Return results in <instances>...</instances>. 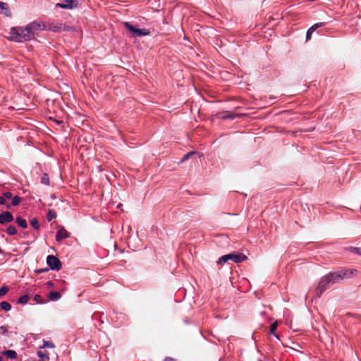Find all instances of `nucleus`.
<instances>
[{
  "label": "nucleus",
  "mask_w": 361,
  "mask_h": 361,
  "mask_svg": "<svg viewBox=\"0 0 361 361\" xmlns=\"http://www.w3.org/2000/svg\"><path fill=\"white\" fill-rule=\"evenodd\" d=\"M357 273L356 269H341L334 272L329 273L320 279L315 293L317 297L325 291L330 286L341 282L344 279L351 278Z\"/></svg>",
  "instance_id": "1"
},
{
  "label": "nucleus",
  "mask_w": 361,
  "mask_h": 361,
  "mask_svg": "<svg viewBox=\"0 0 361 361\" xmlns=\"http://www.w3.org/2000/svg\"><path fill=\"white\" fill-rule=\"evenodd\" d=\"M10 39L16 42L30 41L34 38L33 33L25 27H13L11 28Z\"/></svg>",
  "instance_id": "2"
},
{
  "label": "nucleus",
  "mask_w": 361,
  "mask_h": 361,
  "mask_svg": "<svg viewBox=\"0 0 361 361\" xmlns=\"http://www.w3.org/2000/svg\"><path fill=\"white\" fill-rule=\"evenodd\" d=\"M124 26L128 31L132 32L136 37L147 36L149 35V31L148 30L136 28L128 22H126L124 23Z\"/></svg>",
  "instance_id": "3"
},
{
  "label": "nucleus",
  "mask_w": 361,
  "mask_h": 361,
  "mask_svg": "<svg viewBox=\"0 0 361 361\" xmlns=\"http://www.w3.org/2000/svg\"><path fill=\"white\" fill-rule=\"evenodd\" d=\"M47 264L51 270H60L61 263L60 260L54 255H48L47 257Z\"/></svg>",
  "instance_id": "4"
},
{
  "label": "nucleus",
  "mask_w": 361,
  "mask_h": 361,
  "mask_svg": "<svg viewBox=\"0 0 361 361\" xmlns=\"http://www.w3.org/2000/svg\"><path fill=\"white\" fill-rule=\"evenodd\" d=\"M46 30L57 32L63 30H73V27L62 23H51L47 25Z\"/></svg>",
  "instance_id": "5"
},
{
  "label": "nucleus",
  "mask_w": 361,
  "mask_h": 361,
  "mask_svg": "<svg viewBox=\"0 0 361 361\" xmlns=\"http://www.w3.org/2000/svg\"><path fill=\"white\" fill-rule=\"evenodd\" d=\"M79 0H64L63 3L56 4V6L64 9H73L77 8Z\"/></svg>",
  "instance_id": "6"
},
{
  "label": "nucleus",
  "mask_w": 361,
  "mask_h": 361,
  "mask_svg": "<svg viewBox=\"0 0 361 361\" xmlns=\"http://www.w3.org/2000/svg\"><path fill=\"white\" fill-rule=\"evenodd\" d=\"M27 29L30 30L31 32L33 33V37H35V35L37 31L44 30L47 29L46 25H44L42 23L37 22V21H33V22L27 24Z\"/></svg>",
  "instance_id": "7"
},
{
  "label": "nucleus",
  "mask_w": 361,
  "mask_h": 361,
  "mask_svg": "<svg viewBox=\"0 0 361 361\" xmlns=\"http://www.w3.org/2000/svg\"><path fill=\"white\" fill-rule=\"evenodd\" d=\"M228 256L229 257V260H232L235 263L242 262L247 259V257L243 253L232 252L228 254Z\"/></svg>",
  "instance_id": "8"
},
{
  "label": "nucleus",
  "mask_w": 361,
  "mask_h": 361,
  "mask_svg": "<svg viewBox=\"0 0 361 361\" xmlns=\"http://www.w3.org/2000/svg\"><path fill=\"white\" fill-rule=\"evenodd\" d=\"M13 221V216L10 212H3L0 214V224L4 225Z\"/></svg>",
  "instance_id": "9"
},
{
  "label": "nucleus",
  "mask_w": 361,
  "mask_h": 361,
  "mask_svg": "<svg viewBox=\"0 0 361 361\" xmlns=\"http://www.w3.org/2000/svg\"><path fill=\"white\" fill-rule=\"evenodd\" d=\"M69 236L70 233L63 227H61L56 232V240L59 242L69 238Z\"/></svg>",
  "instance_id": "10"
},
{
  "label": "nucleus",
  "mask_w": 361,
  "mask_h": 361,
  "mask_svg": "<svg viewBox=\"0 0 361 361\" xmlns=\"http://www.w3.org/2000/svg\"><path fill=\"white\" fill-rule=\"evenodd\" d=\"M325 25L324 23H316L314 25H313L312 27H310L307 31V33H306V39L307 40H309L311 37H312V34L313 33V32L318 27H322Z\"/></svg>",
  "instance_id": "11"
},
{
  "label": "nucleus",
  "mask_w": 361,
  "mask_h": 361,
  "mask_svg": "<svg viewBox=\"0 0 361 361\" xmlns=\"http://www.w3.org/2000/svg\"><path fill=\"white\" fill-rule=\"evenodd\" d=\"M0 13L8 17L11 16V13L7 4L1 1H0Z\"/></svg>",
  "instance_id": "12"
},
{
  "label": "nucleus",
  "mask_w": 361,
  "mask_h": 361,
  "mask_svg": "<svg viewBox=\"0 0 361 361\" xmlns=\"http://www.w3.org/2000/svg\"><path fill=\"white\" fill-rule=\"evenodd\" d=\"M61 293L57 291H51L49 293V298L52 301H57L61 298Z\"/></svg>",
  "instance_id": "13"
},
{
  "label": "nucleus",
  "mask_w": 361,
  "mask_h": 361,
  "mask_svg": "<svg viewBox=\"0 0 361 361\" xmlns=\"http://www.w3.org/2000/svg\"><path fill=\"white\" fill-rule=\"evenodd\" d=\"M3 355L11 360L16 359L17 357V353L13 350H5L3 353Z\"/></svg>",
  "instance_id": "14"
},
{
  "label": "nucleus",
  "mask_w": 361,
  "mask_h": 361,
  "mask_svg": "<svg viewBox=\"0 0 361 361\" xmlns=\"http://www.w3.org/2000/svg\"><path fill=\"white\" fill-rule=\"evenodd\" d=\"M16 221L18 224V225L23 228H26L27 227V224L25 219H23L20 216H18L16 219Z\"/></svg>",
  "instance_id": "15"
},
{
  "label": "nucleus",
  "mask_w": 361,
  "mask_h": 361,
  "mask_svg": "<svg viewBox=\"0 0 361 361\" xmlns=\"http://www.w3.org/2000/svg\"><path fill=\"white\" fill-rule=\"evenodd\" d=\"M37 355H38L40 361H49V357L48 356V354L47 353H45V352L39 350L37 352Z\"/></svg>",
  "instance_id": "16"
},
{
  "label": "nucleus",
  "mask_w": 361,
  "mask_h": 361,
  "mask_svg": "<svg viewBox=\"0 0 361 361\" xmlns=\"http://www.w3.org/2000/svg\"><path fill=\"white\" fill-rule=\"evenodd\" d=\"M56 218V213L52 210H49L47 214V219L48 221H51L53 219Z\"/></svg>",
  "instance_id": "17"
},
{
  "label": "nucleus",
  "mask_w": 361,
  "mask_h": 361,
  "mask_svg": "<svg viewBox=\"0 0 361 361\" xmlns=\"http://www.w3.org/2000/svg\"><path fill=\"white\" fill-rule=\"evenodd\" d=\"M1 308L4 311H10L11 310V305L6 301H3L0 303Z\"/></svg>",
  "instance_id": "18"
},
{
  "label": "nucleus",
  "mask_w": 361,
  "mask_h": 361,
  "mask_svg": "<svg viewBox=\"0 0 361 361\" xmlns=\"http://www.w3.org/2000/svg\"><path fill=\"white\" fill-rule=\"evenodd\" d=\"M28 301H29V296L27 295H23L20 296L18 300V302L20 304H23V305L27 304L28 302Z\"/></svg>",
  "instance_id": "19"
},
{
  "label": "nucleus",
  "mask_w": 361,
  "mask_h": 361,
  "mask_svg": "<svg viewBox=\"0 0 361 361\" xmlns=\"http://www.w3.org/2000/svg\"><path fill=\"white\" fill-rule=\"evenodd\" d=\"M41 183L45 185H50L49 178L47 173H44L42 177Z\"/></svg>",
  "instance_id": "20"
},
{
  "label": "nucleus",
  "mask_w": 361,
  "mask_h": 361,
  "mask_svg": "<svg viewBox=\"0 0 361 361\" xmlns=\"http://www.w3.org/2000/svg\"><path fill=\"white\" fill-rule=\"evenodd\" d=\"M277 326H278L277 322H274V323H273V324L271 325V326H270L269 331H270V334H271L274 335V336H275L279 339V336H278V335H276V334H275V331H276V329H277Z\"/></svg>",
  "instance_id": "21"
},
{
  "label": "nucleus",
  "mask_w": 361,
  "mask_h": 361,
  "mask_svg": "<svg viewBox=\"0 0 361 361\" xmlns=\"http://www.w3.org/2000/svg\"><path fill=\"white\" fill-rule=\"evenodd\" d=\"M6 233L10 235H13L17 233V231L15 226L11 225L7 228Z\"/></svg>",
  "instance_id": "22"
},
{
  "label": "nucleus",
  "mask_w": 361,
  "mask_h": 361,
  "mask_svg": "<svg viewBox=\"0 0 361 361\" xmlns=\"http://www.w3.org/2000/svg\"><path fill=\"white\" fill-rule=\"evenodd\" d=\"M229 260V257L228 255H225L221 256L217 261V264H223L226 262H227Z\"/></svg>",
  "instance_id": "23"
},
{
  "label": "nucleus",
  "mask_w": 361,
  "mask_h": 361,
  "mask_svg": "<svg viewBox=\"0 0 361 361\" xmlns=\"http://www.w3.org/2000/svg\"><path fill=\"white\" fill-rule=\"evenodd\" d=\"M21 201V198L18 196H15L12 199L11 205L12 206H17L20 204Z\"/></svg>",
  "instance_id": "24"
},
{
  "label": "nucleus",
  "mask_w": 361,
  "mask_h": 361,
  "mask_svg": "<svg viewBox=\"0 0 361 361\" xmlns=\"http://www.w3.org/2000/svg\"><path fill=\"white\" fill-rule=\"evenodd\" d=\"M30 224L35 229H39V224L37 219H32L30 221Z\"/></svg>",
  "instance_id": "25"
},
{
  "label": "nucleus",
  "mask_w": 361,
  "mask_h": 361,
  "mask_svg": "<svg viewBox=\"0 0 361 361\" xmlns=\"http://www.w3.org/2000/svg\"><path fill=\"white\" fill-rule=\"evenodd\" d=\"M41 348H54V344L50 341H44L43 345L41 346Z\"/></svg>",
  "instance_id": "26"
},
{
  "label": "nucleus",
  "mask_w": 361,
  "mask_h": 361,
  "mask_svg": "<svg viewBox=\"0 0 361 361\" xmlns=\"http://www.w3.org/2000/svg\"><path fill=\"white\" fill-rule=\"evenodd\" d=\"M196 154L195 152H188L186 154H185L183 157V159H181V161H185L186 160H188L190 157H192V155H195Z\"/></svg>",
  "instance_id": "27"
},
{
  "label": "nucleus",
  "mask_w": 361,
  "mask_h": 361,
  "mask_svg": "<svg viewBox=\"0 0 361 361\" xmlns=\"http://www.w3.org/2000/svg\"><path fill=\"white\" fill-rule=\"evenodd\" d=\"M8 291V288L7 286H2L1 288H0V297L4 295L5 294H6Z\"/></svg>",
  "instance_id": "28"
},
{
  "label": "nucleus",
  "mask_w": 361,
  "mask_h": 361,
  "mask_svg": "<svg viewBox=\"0 0 361 361\" xmlns=\"http://www.w3.org/2000/svg\"><path fill=\"white\" fill-rule=\"evenodd\" d=\"M350 250L353 252H355L357 255H359L361 256V248L360 247H350Z\"/></svg>",
  "instance_id": "29"
},
{
  "label": "nucleus",
  "mask_w": 361,
  "mask_h": 361,
  "mask_svg": "<svg viewBox=\"0 0 361 361\" xmlns=\"http://www.w3.org/2000/svg\"><path fill=\"white\" fill-rule=\"evenodd\" d=\"M0 333L4 335H7L8 333L7 327L6 326H1L0 327Z\"/></svg>",
  "instance_id": "30"
},
{
  "label": "nucleus",
  "mask_w": 361,
  "mask_h": 361,
  "mask_svg": "<svg viewBox=\"0 0 361 361\" xmlns=\"http://www.w3.org/2000/svg\"><path fill=\"white\" fill-rule=\"evenodd\" d=\"M3 196L7 199H10L12 197V193L11 192H6L3 194Z\"/></svg>",
  "instance_id": "31"
},
{
  "label": "nucleus",
  "mask_w": 361,
  "mask_h": 361,
  "mask_svg": "<svg viewBox=\"0 0 361 361\" xmlns=\"http://www.w3.org/2000/svg\"><path fill=\"white\" fill-rule=\"evenodd\" d=\"M6 204V199L4 196L0 197V204L4 205Z\"/></svg>",
  "instance_id": "32"
},
{
  "label": "nucleus",
  "mask_w": 361,
  "mask_h": 361,
  "mask_svg": "<svg viewBox=\"0 0 361 361\" xmlns=\"http://www.w3.org/2000/svg\"><path fill=\"white\" fill-rule=\"evenodd\" d=\"M34 299L37 302H41V296L39 295H35Z\"/></svg>",
  "instance_id": "33"
},
{
  "label": "nucleus",
  "mask_w": 361,
  "mask_h": 361,
  "mask_svg": "<svg viewBox=\"0 0 361 361\" xmlns=\"http://www.w3.org/2000/svg\"><path fill=\"white\" fill-rule=\"evenodd\" d=\"M234 117H235L234 115L228 114H226V115L224 116L223 118H233Z\"/></svg>",
  "instance_id": "34"
},
{
  "label": "nucleus",
  "mask_w": 361,
  "mask_h": 361,
  "mask_svg": "<svg viewBox=\"0 0 361 361\" xmlns=\"http://www.w3.org/2000/svg\"><path fill=\"white\" fill-rule=\"evenodd\" d=\"M46 285L48 286V287H53L54 286V283L51 281H49L47 282Z\"/></svg>",
  "instance_id": "35"
},
{
  "label": "nucleus",
  "mask_w": 361,
  "mask_h": 361,
  "mask_svg": "<svg viewBox=\"0 0 361 361\" xmlns=\"http://www.w3.org/2000/svg\"><path fill=\"white\" fill-rule=\"evenodd\" d=\"M164 361H173V359L171 357H166Z\"/></svg>",
  "instance_id": "36"
},
{
  "label": "nucleus",
  "mask_w": 361,
  "mask_h": 361,
  "mask_svg": "<svg viewBox=\"0 0 361 361\" xmlns=\"http://www.w3.org/2000/svg\"><path fill=\"white\" fill-rule=\"evenodd\" d=\"M46 269H40V270H38L37 272L38 273H42L45 271Z\"/></svg>",
  "instance_id": "37"
},
{
  "label": "nucleus",
  "mask_w": 361,
  "mask_h": 361,
  "mask_svg": "<svg viewBox=\"0 0 361 361\" xmlns=\"http://www.w3.org/2000/svg\"><path fill=\"white\" fill-rule=\"evenodd\" d=\"M6 207H7L8 209H9V208H10V205H9V204H7V205H6Z\"/></svg>",
  "instance_id": "38"
},
{
  "label": "nucleus",
  "mask_w": 361,
  "mask_h": 361,
  "mask_svg": "<svg viewBox=\"0 0 361 361\" xmlns=\"http://www.w3.org/2000/svg\"><path fill=\"white\" fill-rule=\"evenodd\" d=\"M0 361H3V357L0 356Z\"/></svg>",
  "instance_id": "39"
}]
</instances>
